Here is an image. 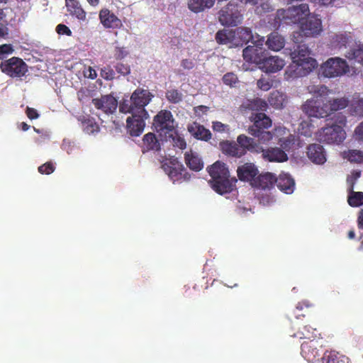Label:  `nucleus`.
I'll return each instance as SVG.
<instances>
[{
    "mask_svg": "<svg viewBox=\"0 0 363 363\" xmlns=\"http://www.w3.org/2000/svg\"><path fill=\"white\" fill-rule=\"evenodd\" d=\"M207 171L211 177L208 182L211 187L218 194H229L236 189L238 179L230 177L228 167L224 162L217 161L208 167Z\"/></svg>",
    "mask_w": 363,
    "mask_h": 363,
    "instance_id": "f257e3e1",
    "label": "nucleus"
},
{
    "mask_svg": "<svg viewBox=\"0 0 363 363\" xmlns=\"http://www.w3.org/2000/svg\"><path fill=\"white\" fill-rule=\"evenodd\" d=\"M313 97L303 105V111L309 117L325 118L330 115L327 96L331 91L325 85H313L308 87Z\"/></svg>",
    "mask_w": 363,
    "mask_h": 363,
    "instance_id": "f03ea898",
    "label": "nucleus"
},
{
    "mask_svg": "<svg viewBox=\"0 0 363 363\" xmlns=\"http://www.w3.org/2000/svg\"><path fill=\"white\" fill-rule=\"evenodd\" d=\"M308 16L301 22L299 30L293 32L292 40L294 43H303L304 38L306 37H316L323 30L321 20L315 16Z\"/></svg>",
    "mask_w": 363,
    "mask_h": 363,
    "instance_id": "7ed1b4c3",
    "label": "nucleus"
},
{
    "mask_svg": "<svg viewBox=\"0 0 363 363\" xmlns=\"http://www.w3.org/2000/svg\"><path fill=\"white\" fill-rule=\"evenodd\" d=\"M175 121L170 111L161 110L153 118V127L155 131L164 140L172 137L175 133Z\"/></svg>",
    "mask_w": 363,
    "mask_h": 363,
    "instance_id": "20e7f679",
    "label": "nucleus"
},
{
    "mask_svg": "<svg viewBox=\"0 0 363 363\" xmlns=\"http://www.w3.org/2000/svg\"><path fill=\"white\" fill-rule=\"evenodd\" d=\"M240 5L232 0L222 8L218 13V19L223 26H236L242 21V14Z\"/></svg>",
    "mask_w": 363,
    "mask_h": 363,
    "instance_id": "39448f33",
    "label": "nucleus"
},
{
    "mask_svg": "<svg viewBox=\"0 0 363 363\" xmlns=\"http://www.w3.org/2000/svg\"><path fill=\"white\" fill-rule=\"evenodd\" d=\"M309 14V6L307 4L289 7L287 9L279 10L278 18L286 24L296 23L303 19L304 16Z\"/></svg>",
    "mask_w": 363,
    "mask_h": 363,
    "instance_id": "423d86ee",
    "label": "nucleus"
},
{
    "mask_svg": "<svg viewBox=\"0 0 363 363\" xmlns=\"http://www.w3.org/2000/svg\"><path fill=\"white\" fill-rule=\"evenodd\" d=\"M322 74L328 78L343 75L349 72L345 60L340 57H330L320 66Z\"/></svg>",
    "mask_w": 363,
    "mask_h": 363,
    "instance_id": "0eeeda50",
    "label": "nucleus"
},
{
    "mask_svg": "<svg viewBox=\"0 0 363 363\" xmlns=\"http://www.w3.org/2000/svg\"><path fill=\"white\" fill-rule=\"evenodd\" d=\"M0 69L3 73L12 78H21L28 72L27 64L17 57L2 61Z\"/></svg>",
    "mask_w": 363,
    "mask_h": 363,
    "instance_id": "6e6552de",
    "label": "nucleus"
},
{
    "mask_svg": "<svg viewBox=\"0 0 363 363\" xmlns=\"http://www.w3.org/2000/svg\"><path fill=\"white\" fill-rule=\"evenodd\" d=\"M162 167L174 183L187 182L191 178V174L184 165L176 160H171L169 163H163Z\"/></svg>",
    "mask_w": 363,
    "mask_h": 363,
    "instance_id": "1a4fd4ad",
    "label": "nucleus"
},
{
    "mask_svg": "<svg viewBox=\"0 0 363 363\" xmlns=\"http://www.w3.org/2000/svg\"><path fill=\"white\" fill-rule=\"evenodd\" d=\"M346 133L340 125H331L322 128L318 133V139L328 144L341 143L345 138Z\"/></svg>",
    "mask_w": 363,
    "mask_h": 363,
    "instance_id": "9d476101",
    "label": "nucleus"
},
{
    "mask_svg": "<svg viewBox=\"0 0 363 363\" xmlns=\"http://www.w3.org/2000/svg\"><path fill=\"white\" fill-rule=\"evenodd\" d=\"M153 95L147 89L140 88L136 89L130 96V101L133 103L137 113L148 116L145 107L150 102Z\"/></svg>",
    "mask_w": 363,
    "mask_h": 363,
    "instance_id": "9b49d317",
    "label": "nucleus"
},
{
    "mask_svg": "<svg viewBox=\"0 0 363 363\" xmlns=\"http://www.w3.org/2000/svg\"><path fill=\"white\" fill-rule=\"evenodd\" d=\"M323 347V338L304 340L301 345V354L308 362H313L320 355V350Z\"/></svg>",
    "mask_w": 363,
    "mask_h": 363,
    "instance_id": "f8f14e48",
    "label": "nucleus"
},
{
    "mask_svg": "<svg viewBox=\"0 0 363 363\" xmlns=\"http://www.w3.org/2000/svg\"><path fill=\"white\" fill-rule=\"evenodd\" d=\"M253 124L248 128L250 134H256L259 130H267L272 125L271 118L264 113H252L250 116Z\"/></svg>",
    "mask_w": 363,
    "mask_h": 363,
    "instance_id": "ddd939ff",
    "label": "nucleus"
},
{
    "mask_svg": "<svg viewBox=\"0 0 363 363\" xmlns=\"http://www.w3.org/2000/svg\"><path fill=\"white\" fill-rule=\"evenodd\" d=\"M148 116L149 115L144 116L136 113L128 117L126 119L127 128L132 136H138L142 133L145 125V119L147 118Z\"/></svg>",
    "mask_w": 363,
    "mask_h": 363,
    "instance_id": "4468645a",
    "label": "nucleus"
},
{
    "mask_svg": "<svg viewBox=\"0 0 363 363\" xmlns=\"http://www.w3.org/2000/svg\"><path fill=\"white\" fill-rule=\"evenodd\" d=\"M236 34L237 28L218 30L216 34V40L220 45H230V47L242 46L239 35Z\"/></svg>",
    "mask_w": 363,
    "mask_h": 363,
    "instance_id": "2eb2a0df",
    "label": "nucleus"
},
{
    "mask_svg": "<svg viewBox=\"0 0 363 363\" xmlns=\"http://www.w3.org/2000/svg\"><path fill=\"white\" fill-rule=\"evenodd\" d=\"M353 41V36L350 32H339L332 33L329 36L328 45L335 50H340L346 48L347 45Z\"/></svg>",
    "mask_w": 363,
    "mask_h": 363,
    "instance_id": "dca6fc26",
    "label": "nucleus"
},
{
    "mask_svg": "<svg viewBox=\"0 0 363 363\" xmlns=\"http://www.w3.org/2000/svg\"><path fill=\"white\" fill-rule=\"evenodd\" d=\"M92 104L106 114L113 113L118 106V101L111 95H104L99 99H93Z\"/></svg>",
    "mask_w": 363,
    "mask_h": 363,
    "instance_id": "f3484780",
    "label": "nucleus"
},
{
    "mask_svg": "<svg viewBox=\"0 0 363 363\" xmlns=\"http://www.w3.org/2000/svg\"><path fill=\"white\" fill-rule=\"evenodd\" d=\"M237 143L239 149H241L240 151L242 152V156L245 155L247 152L260 153L262 151V147L259 143L244 134H241L237 138Z\"/></svg>",
    "mask_w": 363,
    "mask_h": 363,
    "instance_id": "a211bd4d",
    "label": "nucleus"
},
{
    "mask_svg": "<svg viewBox=\"0 0 363 363\" xmlns=\"http://www.w3.org/2000/svg\"><path fill=\"white\" fill-rule=\"evenodd\" d=\"M284 65V60L278 56L264 57L259 65V68L267 73L277 72L282 69Z\"/></svg>",
    "mask_w": 363,
    "mask_h": 363,
    "instance_id": "6ab92c4d",
    "label": "nucleus"
},
{
    "mask_svg": "<svg viewBox=\"0 0 363 363\" xmlns=\"http://www.w3.org/2000/svg\"><path fill=\"white\" fill-rule=\"evenodd\" d=\"M258 174V168L251 162H246L237 169L238 179L242 182H250L251 185Z\"/></svg>",
    "mask_w": 363,
    "mask_h": 363,
    "instance_id": "aec40b11",
    "label": "nucleus"
},
{
    "mask_svg": "<svg viewBox=\"0 0 363 363\" xmlns=\"http://www.w3.org/2000/svg\"><path fill=\"white\" fill-rule=\"evenodd\" d=\"M307 156L311 162L316 164H323L326 162V154L320 144H311L307 147Z\"/></svg>",
    "mask_w": 363,
    "mask_h": 363,
    "instance_id": "412c9836",
    "label": "nucleus"
},
{
    "mask_svg": "<svg viewBox=\"0 0 363 363\" xmlns=\"http://www.w3.org/2000/svg\"><path fill=\"white\" fill-rule=\"evenodd\" d=\"M277 177L270 172L257 174L252 183V186L261 189H271L276 184Z\"/></svg>",
    "mask_w": 363,
    "mask_h": 363,
    "instance_id": "4be33fe9",
    "label": "nucleus"
},
{
    "mask_svg": "<svg viewBox=\"0 0 363 363\" xmlns=\"http://www.w3.org/2000/svg\"><path fill=\"white\" fill-rule=\"evenodd\" d=\"M99 19L106 28H119L123 26L121 21L108 9H103L100 11Z\"/></svg>",
    "mask_w": 363,
    "mask_h": 363,
    "instance_id": "5701e85b",
    "label": "nucleus"
},
{
    "mask_svg": "<svg viewBox=\"0 0 363 363\" xmlns=\"http://www.w3.org/2000/svg\"><path fill=\"white\" fill-rule=\"evenodd\" d=\"M264 50L261 47L248 45L242 50L243 59L251 63L259 65L264 57Z\"/></svg>",
    "mask_w": 363,
    "mask_h": 363,
    "instance_id": "b1692460",
    "label": "nucleus"
},
{
    "mask_svg": "<svg viewBox=\"0 0 363 363\" xmlns=\"http://www.w3.org/2000/svg\"><path fill=\"white\" fill-rule=\"evenodd\" d=\"M187 130L197 140L207 142L211 139L212 134L211 131L197 122L189 124Z\"/></svg>",
    "mask_w": 363,
    "mask_h": 363,
    "instance_id": "393cba45",
    "label": "nucleus"
},
{
    "mask_svg": "<svg viewBox=\"0 0 363 363\" xmlns=\"http://www.w3.org/2000/svg\"><path fill=\"white\" fill-rule=\"evenodd\" d=\"M263 158L269 162H284L288 160L287 154L279 147L262 148Z\"/></svg>",
    "mask_w": 363,
    "mask_h": 363,
    "instance_id": "a878e982",
    "label": "nucleus"
},
{
    "mask_svg": "<svg viewBox=\"0 0 363 363\" xmlns=\"http://www.w3.org/2000/svg\"><path fill=\"white\" fill-rule=\"evenodd\" d=\"M277 187L286 194L293 193L295 188L294 179L286 173H281L277 177L276 184Z\"/></svg>",
    "mask_w": 363,
    "mask_h": 363,
    "instance_id": "bb28decb",
    "label": "nucleus"
},
{
    "mask_svg": "<svg viewBox=\"0 0 363 363\" xmlns=\"http://www.w3.org/2000/svg\"><path fill=\"white\" fill-rule=\"evenodd\" d=\"M349 113L351 116L357 118H363V98L359 93L352 95L349 102Z\"/></svg>",
    "mask_w": 363,
    "mask_h": 363,
    "instance_id": "cd10ccee",
    "label": "nucleus"
},
{
    "mask_svg": "<svg viewBox=\"0 0 363 363\" xmlns=\"http://www.w3.org/2000/svg\"><path fill=\"white\" fill-rule=\"evenodd\" d=\"M267 108V101L259 98L248 99L241 105V109L243 111H265Z\"/></svg>",
    "mask_w": 363,
    "mask_h": 363,
    "instance_id": "c85d7f7f",
    "label": "nucleus"
},
{
    "mask_svg": "<svg viewBox=\"0 0 363 363\" xmlns=\"http://www.w3.org/2000/svg\"><path fill=\"white\" fill-rule=\"evenodd\" d=\"M77 120L81 123V126L84 133L90 135L99 131V126L94 118L89 116L81 115L77 117Z\"/></svg>",
    "mask_w": 363,
    "mask_h": 363,
    "instance_id": "c756f323",
    "label": "nucleus"
},
{
    "mask_svg": "<svg viewBox=\"0 0 363 363\" xmlns=\"http://www.w3.org/2000/svg\"><path fill=\"white\" fill-rule=\"evenodd\" d=\"M184 161L187 167L192 171L199 172L203 168V162L199 155L193 152L184 154Z\"/></svg>",
    "mask_w": 363,
    "mask_h": 363,
    "instance_id": "7c9ffc66",
    "label": "nucleus"
},
{
    "mask_svg": "<svg viewBox=\"0 0 363 363\" xmlns=\"http://www.w3.org/2000/svg\"><path fill=\"white\" fill-rule=\"evenodd\" d=\"M142 149L143 152L160 150V143L154 133H148L143 136Z\"/></svg>",
    "mask_w": 363,
    "mask_h": 363,
    "instance_id": "2f4dec72",
    "label": "nucleus"
},
{
    "mask_svg": "<svg viewBox=\"0 0 363 363\" xmlns=\"http://www.w3.org/2000/svg\"><path fill=\"white\" fill-rule=\"evenodd\" d=\"M265 43L269 49L279 51L284 47L285 39L277 32H272L268 35Z\"/></svg>",
    "mask_w": 363,
    "mask_h": 363,
    "instance_id": "473e14b6",
    "label": "nucleus"
},
{
    "mask_svg": "<svg viewBox=\"0 0 363 363\" xmlns=\"http://www.w3.org/2000/svg\"><path fill=\"white\" fill-rule=\"evenodd\" d=\"M65 3L67 11L70 15L75 16L79 20H85L86 12L82 8L77 0H65Z\"/></svg>",
    "mask_w": 363,
    "mask_h": 363,
    "instance_id": "72a5a7b5",
    "label": "nucleus"
},
{
    "mask_svg": "<svg viewBox=\"0 0 363 363\" xmlns=\"http://www.w3.org/2000/svg\"><path fill=\"white\" fill-rule=\"evenodd\" d=\"M214 0H188V8L194 13H200L214 5Z\"/></svg>",
    "mask_w": 363,
    "mask_h": 363,
    "instance_id": "f704fd0d",
    "label": "nucleus"
},
{
    "mask_svg": "<svg viewBox=\"0 0 363 363\" xmlns=\"http://www.w3.org/2000/svg\"><path fill=\"white\" fill-rule=\"evenodd\" d=\"M327 102L329 108L330 115L335 111L342 110L347 106L349 107L350 100L346 97L330 99L327 96Z\"/></svg>",
    "mask_w": 363,
    "mask_h": 363,
    "instance_id": "c9c22d12",
    "label": "nucleus"
},
{
    "mask_svg": "<svg viewBox=\"0 0 363 363\" xmlns=\"http://www.w3.org/2000/svg\"><path fill=\"white\" fill-rule=\"evenodd\" d=\"M296 48L291 53L292 62H300L302 58L310 57L311 50L306 44L296 43Z\"/></svg>",
    "mask_w": 363,
    "mask_h": 363,
    "instance_id": "e433bc0d",
    "label": "nucleus"
},
{
    "mask_svg": "<svg viewBox=\"0 0 363 363\" xmlns=\"http://www.w3.org/2000/svg\"><path fill=\"white\" fill-rule=\"evenodd\" d=\"M322 361L323 363H351L348 357L335 351L325 352Z\"/></svg>",
    "mask_w": 363,
    "mask_h": 363,
    "instance_id": "4c0bfd02",
    "label": "nucleus"
},
{
    "mask_svg": "<svg viewBox=\"0 0 363 363\" xmlns=\"http://www.w3.org/2000/svg\"><path fill=\"white\" fill-rule=\"evenodd\" d=\"M293 336L305 339V340H313L315 338H321L320 334L315 328H313L310 325H304L302 330L294 334Z\"/></svg>",
    "mask_w": 363,
    "mask_h": 363,
    "instance_id": "58836bf2",
    "label": "nucleus"
},
{
    "mask_svg": "<svg viewBox=\"0 0 363 363\" xmlns=\"http://www.w3.org/2000/svg\"><path fill=\"white\" fill-rule=\"evenodd\" d=\"M298 62H292L285 71V78L287 80L306 76Z\"/></svg>",
    "mask_w": 363,
    "mask_h": 363,
    "instance_id": "ea45409f",
    "label": "nucleus"
},
{
    "mask_svg": "<svg viewBox=\"0 0 363 363\" xmlns=\"http://www.w3.org/2000/svg\"><path fill=\"white\" fill-rule=\"evenodd\" d=\"M345 57L349 60H354L355 62L363 65V44H357L353 48L350 49Z\"/></svg>",
    "mask_w": 363,
    "mask_h": 363,
    "instance_id": "a19ab883",
    "label": "nucleus"
},
{
    "mask_svg": "<svg viewBox=\"0 0 363 363\" xmlns=\"http://www.w3.org/2000/svg\"><path fill=\"white\" fill-rule=\"evenodd\" d=\"M347 201L350 206L358 207L363 205V192L354 191L353 184L350 188V192L348 196Z\"/></svg>",
    "mask_w": 363,
    "mask_h": 363,
    "instance_id": "79ce46f5",
    "label": "nucleus"
},
{
    "mask_svg": "<svg viewBox=\"0 0 363 363\" xmlns=\"http://www.w3.org/2000/svg\"><path fill=\"white\" fill-rule=\"evenodd\" d=\"M223 151L226 155H228L232 157H241L242 152L240 151L241 149H239L238 144L230 143L226 141L223 143L222 147Z\"/></svg>",
    "mask_w": 363,
    "mask_h": 363,
    "instance_id": "37998d69",
    "label": "nucleus"
},
{
    "mask_svg": "<svg viewBox=\"0 0 363 363\" xmlns=\"http://www.w3.org/2000/svg\"><path fill=\"white\" fill-rule=\"evenodd\" d=\"M284 100V95L279 91H272L270 93L268 98L269 104L276 108H281L283 107Z\"/></svg>",
    "mask_w": 363,
    "mask_h": 363,
    "instance_id": "c03bdc74",
    "label": "nucleus"
},
{
    "mask_svg": "<svg viewBox=\"0 0 363 363\" xmlns=\"http://www.w3.org/2000/svg\"><path fill=\"white\" fill-rule=\"evenodd\" d=\"M236 35H239L240 42L242 43V45L247 44L254 38L251 28L247 27L241 26L237 28Z\"/></svg>",
    "mask_w": 363,
    "mask_h": 363,
    "instance_id": "a18cd8bd",
    "label": "nucleus"
},
{
    "mask_svg": "<svg viewBox=\"0 0 363 363\" xmlns=\"http://www.w3.org/2000/svg\"><path fill=\"white\" fill-rule=\"evenodd\" d=\"M298 62L299 63L301 67L303 68L302 70L304 71L305 75L308 74L318 66L316 60L311 57L302 58V60Z\"/></svg>",
    "mask_w": 363,
    "mask_h": 363,
    "instance_id": "49530a36",
    "label": "nucleus"
},
{
    "mask_svg": "<svg viewBox=\"0 0 363 363\" xmlns=\"http://www.w3.org/2000/svg\"><path fill=\"white\" fill-rule=\"evenodd\" d=\"M312 306L313 305L308 301L299 302L296 305V308L293 312V315L297 319H298L300 317H305L306 315V313H308L309 309L312 307Z\"/></svg>",
    "mask_w": 363,
    "mask_h": 363,
    "instance_id": "de8ad7c7",
    "label": "nucleus"
},
{
    "mask_svg": "<svg viewBox=\"0 0 363 363\" xmlns=\"http://www.w3.org/2000/svg\"><path fill=\"white\" fill-rule=\"evenodd\" d=\"M166 98L172 104H178L182 101L183 95L179 90L172 89L167 91Z\"/></svg>",
    "mask_w": 363,
    "mask_h": 363,
    "instance_id": "09e8293b",
    "label": "nucleus"
},
{
    "mask_svg": "<svg viewBox=\"0 0 363 363\" xmlns=\"http://www.w3.org/2000/svg\"><path fill=\"white\" fill-rule=\"evenodd\" d=\"M257 134H250L251 135L259 139V141L262 143H269L270 140H272L274 134L268 130H259L257 133L255 132Z\"/></svg>",
    "mask_w": 363,
    "mask_h": 363,
    "instance_id": "8fccbe9b",
    "label": "nucleus"
},
{
    "mask_svg": "<svg viewBox=\"0 0 363 363\" xmlns=\"http://www.w3.org/2000/svg\"><path fill=\"white\" fill-rule=\"evenodd\" d=\"M119 111L121 113H130L133 115V113H136L137 111H135V107L133 106V103L131 102L130 104L129 100L128 99H123L119 104Z\"/></svg>",
    "mask_w": 363,
    "mask_h": 363,
    "instance_id": "3c124183",
    "label": "nucleus"
},
{
    "mask_svg": "<svg viewBox=\"0 0 363 363\" xmlns=\"http://www.w3.org/2000/svg\"><path fill=\"white\" fill-rule=\"evenodd\" d=\"M347 158L350 162H363V152L357 150H352L348 152Z\"/></svg>",
    "mask_w": 363,
    "mask_h": 363,
    "instance_id": "603ef678",
    "label": "nucleus"
},
{
    "mask_svg": "<svg viewBox=\"0 0 363 363\" xmlns=\"http://www.w3.org/2000/svg\"><path fill=\"white\" fill-rule=\"evenodd\" d=\"M223 82L230 86H234L238 82V78L233 72H228L223 77Z\"/></svg>",
    "mask_w": 363,
    "mask_h": 363,
    "instance_id": "864d4df0",
    "label": "nucleus"
},
{
    "mask_svg": "<svg viewBox=\"0 0 363 363\" xmlns=\"http://www.w3.org/2000/svg\"><path fill=\"white\" fill-rule=\"evenodd\" d=\"M278 143L280 145L281 149L284 152L289 151L294 144V139L290 135L286 138H280Z\"/></svg>",
    "mask_w": 363,
    "mask_h": 363,
    "instance_id": "5fc2aeb1",
    "label": "nucleus"
},
{
    "mask_svg": "<svg viewBox=\"0 0 363 363\" xmlns=\"http://www.w3.org/2000/svg\"><path fill=\"white\" fill-rule=\"evenodd\" d=\"M117 73L123 76H127L130 73V67L128 64L123 62H118L114 66Z\"/></svg>",
    "mask_w": 363,
    "mask_h": 363,
    "instance_id": "6e6d98bb",
    "label": "nucleus"
},
{
    "mask_svg": "<svg viewBox=\"0 0 363 363\" xmlns=\"http://www.w3.org/2000/svg\"><path fill=\"white\" fill-rule=\"evenodd\" d=\"M172 138V143L174 147H177L180 150H184L186 148V143L182 137L178 135H176L175 136L172 135V137H167V138Z\"/></svg>",
    "mask_w": 363,
    "mask_h": 363,
    "instance_id": "4d7b16f0",
    "label": "nucleus"
},
{
    "mask_svg": "<svg viewBox=\"0 0 363 363\" xmlns=\"http://www.w3.org/2000/svg\"><path fill=\"white\" fill-rule=\"evenodd\" d=\"M101 74L106 80H113L116 78L115 71L110 66L102 69Z\"/></svg>",
    "mask_w": 363,
    "mask_h": 363,
    "instance_id": "13d9d810",
    "label": "nucleus"
},
{
    "mask_svg": "<svg viewBox=\"0 0 363 363\" xmlns=\"http://www.w3.org/2000/svg\"><path fill=\"white\" fill-rule=\"evenodd\" d=\"M55 167L51 162H48L38 167V172L42 174H50L52 173Z\"/></svg>",
    "mask_w": 363,
    "mask_h": 363,
    "instance_id": "bf43d9fd",
    "label": "nucleus"
},
{
    "mask_svg": "<svg viewBox=\"0 0 363 363\" xmlns=\"http://www.w3.org/2000/svg\"><path fill=\"white\" fill-rule=\"evenodd\" d=\"M257 86L263 90L268 91L272 87V82L266 78H260L257 82Z\"/></svg>",
    "mask_w": 363,
    "mask_h": 363,
    "instance_id": "052dcab7",
    "label": "nucleus"
},
{
    "mask_svg": "<svg viewBox=\"0 0 363 363\" xmlns=\"http://www.w3.org/2000/svg\"><path fill=\"white\" fill-rule=\"evenodd\" d=\"M228 125L224 124L220 121H213L212 128L216 132L223 133L228 130Z\"/></svg>",
    "mask_w": 363,
    "mask_h": 363,
    "instance_id": "680f3d73",
    "label": "nucleus"
},
{
    "mask_svg": "<svg viewBox=\"0 0 363 363\" xmlns=\"http://www.w3.org/2000/svg\"><path fill=\"white\" fill-rule=\"evenodd\" d=\"M128 52L125 48L116 47L114 50V57L116 60H122L128 55Z\"/></svg>",
    "mask_w": 363,
    "mask_h": 363,
    "instance_id": "e2e57ef3",
    "label": "nucleus"
},
{
    "mask_svg": "<svg viewBox=\"0 0 363 363\" xmlns=\"http://www.w3.org/2000/svg\"><path fill=\"white\" fill-rule=\"evenodd\" d=\"M56 31L59 35H66L67 36L72 35V30L65 24H58L56 27Z\"/></svg>",
    "mask_w": 363,
    "mask_h": 363,
    "instance_id": "0e129e2a",
    "label": "nucleus"
},
{
    "mask_svg": "<svg viewBox=\"0 0 363 363\" xmlns=\"http://www.w3.org/2000/svg\"><path fill=\"white\" fill-rule=\"evenodd\" d=\"M335 123H333V125H340L342 128H343L347 123V118L345 115H343L341 113H339L338 114L335 115Z\"/></svg>",
    "mask_w": 363,
    "mask_h": 363,
    "instance_id": "69168bd1",
    "label": "nucleus"
},
{
    "mask_svg": "<svg viewBox=\"0 0 363 363\" xmlns=\"http://www.w3.org/2000/svg\"><path fill=\"white\" fill-rule=\"evenodd\" d=\"M13 51L12 45L10 44H4L0 45V60H2L6 54H11Z\"/></svg>",
    "mask_w": 363,
    "mask_h": 363,
    "instance_id": "338daca9",
    "label": "nucleus"
},
{
    "mask_svg": "<svg viewBox=\"0 0 363 363\" xmlns=\"http://www.w3.org/2000/svg\"><path fill=\"white\" fill-rule=\"evenodd\" d=\"M354 135L357 140L363 141V121L355 128Z\"/></svg>",
    "mask_w": 363,
    "mask_h": 363,
    "instance_id": "774afa93",
    "label": "nucleus"
}]
</instances>
